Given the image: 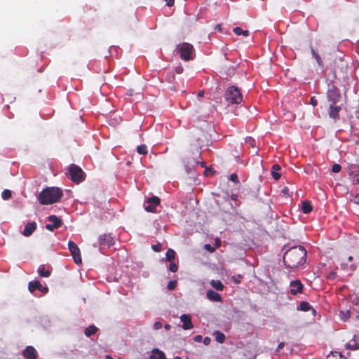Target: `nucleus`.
Segmentation results:
<instances>
[{
    "mask_svg": "<svg viewBox=\"0 0 359 359\" xmlns=\"http://www.w3.org/2000/svg\"><path fill=\"white\" fill-rule=\"evenodd\" d=\"M150 359H166V357L163 351L156 349L153 351Z\"/></svg>",
    "mask_w": 359,
    "mask_h": 359,
    "instance_id": "25",
    "label": "nucleus"
},
{
    "mask_svg": "<svg viewBox=\"0 0 359 359\" xmlns=\"http://www.w3.org/2000/svg\"><path fill=\"white\" fill-rule=\"evenodd\" d=\"M233 32L237 35H243L244 36H248L250 33L248 30H243L239 27L233 28Z\"/></svg>",
    "mask_w": 359,
    "mask_h": 359,
    "instance_id": "26",
    "label": "nucleus"
},
{
    "mask_svg": "<svg viewBox=\"0 0 359 359\" xmlns=\"http://www.w3.org/2000/svg\"><path fill=\"white\" fill-rule=\"evenodd\" d=\"M12 193L8 189H5L1 194V197L4 200H8L11 198Z\"/></svg>",
    "mask_w": 359,
    "mask_h": 359,
    "instance_id": "35",
    "label": "nucleus"
},
{
    "mask_svg": "<svg viewBox=\"0 0 359 359\" xmlns=\"http://www.w3.org/2000/svg\"><path fill=\"white\" fill-rule=\"evenodd\" d=\"M311 53L312 55L315 57L318 65L320 67H323V62L321 60L320 55L313 48H311Z\"/></svg>",
    "mask_w": 359,
    "mask_h": 359,
    "instance_id": "32",
    "label": "nucleus"
},
{
    "mask_svg": "<svg viewBox=\"0 0 359 359\" xmlns=\"http://www.w3.org/2000/svg\"><path fill=\"white\" fill-rule=\"evenodd\" d=\"M255 140H253V139H251V140H250V144H251V146H252V147L254 146V143H255Z\"/></svg>",
    "mask_w": 359,
    "mask_h": 359,
    "instance_id": "55",
    "label": "nucleus"
},
{
    "mask_svg": "<svg viewBox=\"0 0 359 359\" xmlns=\"http://www.w3.org/2000/svg\"><path fill=\"white\" fill-rule=\"evenodd\" d=\"M170 264H169V270L171 271V272H176L178 269V266L177 264H175V262H170Z\"/></svg>",
    "mask_w": 359,
    "mask_h": 359,
    "instance_id": "37",
    "label": "nucleus"
},
{
    "mask_svg": "<svg viewBox=\"0 0 359 359\" xmlns=\"http://www.w3.org/2000/svg\"><path fill=\"white\" fill-rule=\"evenodd\" d=\"M210 284L217 290L222 291L224 288V285L220 280H211Z\"/></svg>",
    "mask_w": 359,
    "mask_h": 359,
    "instance_id": "30",
    "label": "nucleus"
},
{
    "mask_svg": "<svg viewBox=\"0 0 359 359\" xmlns=\"http://www.w3.org/2000/svg\"><path fill=\"white\" fill-rule=\"evenodd\" d=\"M285 346V344L283 342H280L278 345V347H277V349L276 351H280V349H282Z\"/></svg>",
    "mask_w": 359,
    "mask_h": 359,
    "instance_id": "47",
    "label": "nucleus"
},
{
    "mask_svg": "<svg viewBox=\"0 0 359 359\" xmlns=\"http://www.w3.org/2000/svg\"><path fill=\"white\" fill-rule=\"evenodd\" d=\"M348 260L349 262L352 261V260H353V257H352L351 256H349V257H348Z\"/></svg>",
    "mask_w": 359,
    "mask_h": 359,
    "instance_id": "59",
    "label": "nucleus"
},
{
    "mask_svg": "<svg viewBox=\"0 0 359 359\" xmlns=\"http://www.w3.org/2000/svg\"><path fill=\"white\" fill-rule=\"evenodd\" d=\"M205 247L206 249H208V250H209L210 251H213L214 250V249L209 244H206Z\"/></svg>",
    "mask_w": 359,
    "mask_h": 359,
    "instance_id": "51",
    "label": "nucleus"
},
{
    "mask_svg": "<svg viewBox=\"0 0 359 359\" xmlns=\"http://www.w3.org/2000/svg\"><path fill=\"white\" fill-rule=\"evenodd\" d=\"M161 200L158 196L149 198L144 204V210L149 212H156V207L160 205Z\"/></svg>",
    "mask_w": 359,
    "mask_h": 359,
    "instance_id": "9",
    "label": "nucleus"
},
{
    "mask_svg": "<svg viewBox=\"0 0 359 359\" xmlns=\"http://www.w3.org/2000/svg\"><path fill=\"white\" fill-rule=\"evenodd\" d=\"M22 355L25 359H36L37 357L36 351L32 346H27L23 351Z\"/></svg>",
    "mask_w": 359,
    "mask_h": 359,
    "instance_id": "13",
    "label": "nucleus"
},
{
    "mask_svg": "<svg viewBox=\"0 0 359 359\" xmlns=\"http://www.w3.org/2000/svg\"><path fill=\"white\" fill-rule=\"evenodd\" d=\"M233 156L235 157L236 158H238V151H236V154H232Z\"/></svg>",
    "mask_w": 359,
    "mask_h": 359,
    "instance_id": "56",
    "label": "nucleus"
},
{
    "mask_svg": "<svg viewBox=\"0 0 359 359\" xmlns=\"http://www.w3.org/2000/svg\"><path fill=\"white\" fill-rule=\"evenodd\" d=\"M176 253L172 249H168L165 253L166 260L172 262L175 257Z\"/></svg>",
    "mask_w": 359,
    "mask_h": 359,
    "instance_id": "29",
    "label": "nucleus"
},
{
    "mask_svg": "<svg viewBox=\"0 0 359 359\" xmlns=\"http://www.w3.org/2000/svg\"><path fill=\"white\" fill-rule=\"evenodd\" d=\"M114 237L112 236L111 233H104L100 235L98 238V244L100 248H109L114 245Z\"/></svg>",
    "mask_w": 359,
    "mask_h": 359,
    "instance_id": "7",
    "label": "nucleus"
},
{
    "mask_svg": "<svg viewBox=\"0 0 359 359\" xmlns=\"http://www.w3.org/2000/svg\"><path fill=\"white\" fill-rule=\"evenodd\" d=\"M62 196V191L60 188L47 187L39 194L38 199L41 204L48 205L58 202Z\"/></svg>",
    "mask_w": 359,
    "mask_h": 359,
    "instance_id": "3",
    "label": "nucleus"
},
{
    "mask_svg": "<svg viewBox=\"0 0 359 359\" xmlns=\"http://www.w3.org/2000/svg\"><path fill=\"white\" fill-rule=\"evenodd\" d=\"M151 248L154 251L157 252H158L161 250V245L160 243L153 245L151 246Z\"/></svg>",
    "mask_w": 359,
    "mask_h": 359,
    "instance_id": "40",
    "label": "nucleus"
},
{
    "mask_svg": "<svg viewBox=\"0 0 359 359\" xmlns=\"http://www.w3.org/2000/svg\"><path fill=\"white\" fill-rule=\"evenodd\" d=\"M48 290V287H43V291H42L43 292H47Z\"/></svg>",
    "mask_w": 359,
    "mask_h": 359,
    "instance_id": "58",
    "label": "nucleus"
},
{
    "mask_svg": "<svg viewBox=\"0 0 359 359\" xmlns=\"http://www.w3.org/2000/svg\"><path fill=\"white\" fill-rule=\"evenodd\" d=\"M281 192L286 196H290V190H289V188L287 187H284L282 190H281Z\"/></svg>",
    "mask_w": 359,
    "mask_h": 359,
    "instance_id": "41",
    "label": "nucleus"
},
{
    "mask_svg": "<svg viewBox=\"0 0 359 359\" xmlns=\"http://www.w3.org/2000/svg\"><path fill=\"white\" fill-rule=\"evenodd\" d=\"M346 348L347 349L351 350L359 349V337H358L356 335H354L353 339L346 344Z\"/></svg>",
    "mask_w": 359,
    "mask_h": 359,
    "instance_id": "17",
    "label": "nucleus"
},
{
    "mask_svg": "<svg viewBox=\"0 0 359 359\" xmlns=\"http://www.w3.org/2000/svg\"><path fill=\"white\" fill-rule=\"evenodd\" d=\"M36 229V223L35 222L27 223L23 230L22 234L25 236H31Z\"/></svg>",
    "mask_w": 359,
    "mask_h": 359,
    "instance_id": "16",
    "label": "nucleus"
},
{
    "mask_svg": "<svg viewBox=\"0 0 359 359\" xmlns=\"http://www.w3.org/2000/svg\"><path fill=\"white\" fill-rule=\"evenodd\" d=\"M203 342L205 345L208 346L210 344L211 342V339L208 337H205L204 339H203Z\"/></svg>",
    "mask_w": 359,
    "mask_h": 359,
    "instance_id": "43",
    "label": "nucleus"
},
{
    "mask_svg": "<svg viewBox=\"0 0 359 359\" xmlns=\"http://www.w3.org/2000/svg\"><path fill=\"white\" fill-rule=\"evenodd\" d=\"M207 297L210 301L219 302L221 301V296L217 292L213 290H208L207 292Z\"/></svg>",
    "mask_w": 359,
    "mask_h": 359,
    "instance_id": "20",
    "label": "nucleus"
},
{
    "mask_svg": "<svg viewBox=\"0 0 359 359\" xmlns=\"http://www.w3.org/2000/svg\"><path fill=\"white\" fill-rule=\"evenodd\" d=\"M137 151L139 154L146 155L148 153L147 147L145 144L139 145Z\"/></svg>",
    "mask_w": 359,
    "mask_h": 359,
    "instance_id": "33",
    "label": "nucleus"
},
{
    "mask_svg": "<svg viewBox=\"0 0 359 359\" xmlns=\"http://www.w3.org/2000/svg\"><path fill=\"white\" fill-rule=\"evenodd\" d=\"M70 179L75 183L79 184L84 180L86 177L82 169L76 164H71L69 167Z\"/></svg>",
    "mask_w": 359,
    "mask_h": 359,
    "instance_id": "6",
    "label": "nucleus"
},
{
    "mask_svg": "<svg viewBox=\"0 0 359 359\" xmlns=\"http://www.w3.org/2000/svg\"><path fill=\"white\" fill-rule=\"evenodd\" d=\"M354 203L359 205V193L354 197Z\"/></svg>",
    "mask_w": 359,
    "mask_h": 359,
    "instance_id": "50",
    "label": "nucleus"
},
{
    "mask_svg": "<svg viewBox=\"0 0 359 359\" xmlns=\"http://www.w3.org/2000/svg\"><path fill=\"white\" fill-rule=\"evenodd\" d=\"M174 359H182V358L181 357H180V356H176V357L174 358Z\"/></svg>",
    "mask_w": 359,
    "mask_h": 359,
    "instance_id": "62",
    "label": "nucleus"
},
{
    "mask_svg": "<svg viewBox=\"0 0 359 359\" xmlns=\"http://www.w3.org/2000/svg\"><path fill=\"white\" fill-rule=\"evenodd\" d=\"M177 286V281L176 280H170L169 281L168 284V289L170 290H173L175 289Z\"/></svg>",
    "mask_w": 359,
    "mask_h": 359,
    "instance_id": "38",
    "label": "nucleus"
},
{
    "mask_svg": "<svg viewBox=\"0 0 359 359\" xmlns=\"http://www.w3.org/2000/svg\"><path fill=\"white\" fill-rule=\"evenodd\" d=\"M215 29L218 30L219 32H222V25L221 24L216 25Z\"/></svg>",
    "mask_w": 359,
    "mask_h": 359,
    "instance_id": "49",
    "label": "nucleus"
},
{
    "mask_svg": "<svg viewBox=\"0 0 359 359\" xmlns=\"http://www.w3.org/2000/svg\"><path fill=\"white\" fill-rule=\"evenodd\" d=\"M341 110L340 106L331 105L329 109V116L330 118L334 119L339 118V111Z\"/></svg>",
    "mask_w": 359,
    "mask_h": 359,
    "instance_id": "18",
    "label": "nucleus"
},
{
    "mask_svg": "<svg viewBox=\"0 0 359 359\" xmlns=\"http://www.w3.org/2000/svg\"><path fill=\"white\" fill-rule=\"evenodd\" d=\"M212 335L215 337V340L217 342L221 343V344L224 342V334L223 333H222L219 331H215L213 332Z\"/></svg>",
    "mask_w": 359,
    "mask_h": 359,
    "instance_id": "28",
    "label": "nucleus"
},
{
    "mask_svg": "<svg viewBox=\"0 0 359 359\" xmlns=\"http://www.w3.org/2000/svg\"><path fill=\"white\" fill-rule=\"evenodd\" d=\"M327 97L330 102L332 103V104H337L341 97V94L339 90L334 86V85H329V88L327 92Z\"/></svg>",
    "mask_w": 359,
    "mask_h": 359,
    "instance_id": "8",
    "label": "nucleus"
},
{
    "mask_svg": "<svg viewBox=\"0 0 359 359\" xmlns=\"http://www.w3.org/2000/svg\"><path fill=\"white\" fill-rule=\"evenodd\" d=\"M290 293L296 295L301 293L303 290L304 285L299 280H295L290 283Z\"/></svg>",
    "mask_w": 359,
    "mask_h": 359,
    "instance_id": "12",
    "label": "nucleus"
},
{
    "mask_svg": "<svg viewBox=\"0 0 359 359\" xmlns=\"http://www.w3.org/2000/svg\"><path fill=\"white\" fill-rule=\"evenodd\" d=\"M170 78L174 79H175V76L173 74H170Z\"/></svg>",
    "mask_w": 359,
    "mask_h": 359,
    "instance_id": "61",
    "label": "nucleus"
},
{
    "mask_svg": "<svg viewBox=\"0 0 359 359\" xmlns=\"http://www.w3.org/2000/svg\"><path fill=\"white\" fill-rule=\"evenodd\" d=\"M280 170V166L278 164H274L272 166L271 175L273 178L276 180H278L280 178V173L279 170Z\"/></svg>",
    "mask_w": 359,
    "mask_h": 359,
    "instance_id": "22",
    "label": "nucleus"
},
{
    "mask_svg": "<svg viewBox=\"0 0 359 359\" xmlns=\"http://www.w3.org/2000/svg\"><path fill=\"white\" fill-rule=\"evenodd\" d=\"M311 309V305L307 302H301L297 309L302 311H309Z\"/></svg>",
    "mask_w": 359,
    "mask_h": 359,
    "instance_id": "27",
    "label": "nucleus"
},
{
    "mask_svg": "<svg viewBox=\"0 0 359 359\" xmlns=\"http://www.w3.org/2000/svg\"><path fill=\"white\" fill-rule=\"evenodd\" d=\"M97 330L98 329L95 325H91L86 328L84 334L86 337H90V336L95 334Z\"/></svg>",
    "mask_w": 359,
    "mask_h": 359,
    "instance_id": "23",
    "label": "nucleus"
},
{
    "mask_svg": "<svg viewBox=\"0 0 359 359\" xmlns=\"http://www.w3.org/2000/svg\"><path fill=\"white\" fill-rule=\"evenodd\" d=\"M341 167L339 164L335 163L332 167V171L334 173H338L341 171Z\"/></svg>",
    "mask_w": 359,
    "mask_h": 359,
    "instance_id": "39",
    "label": "nucleus"
},
{
    "mask_svg": "<svg viewBox=\"0 0 359 359\" xmlns=\"http://www.w3.org/2000/svg\"><path fill=\"white\" fill-rule=\"evenodd\" d=\"M183 71V68L182 67H177L176 69H175V72L177 74H181Z\"/></svg>",
    "mask_w": 359,
    "mask_h": 359,
    "instance_id": "48",
    "label": "nucleus"
},
{
    "mask_svg": "<svg viewBox=\"0 0 359 359\" xmlns=\"http://www.w3.org/2000/svg\"><path fill=\"white\" fill-rule=\"evenodd\" d=\"M180 320L183 323L182 328L184 330H190L194 327L191 322V318L189 315L182 314L180 316Z\"/></svg>",
    "mask_w": 359,
    "mask_h": 359,
    "instance_id": "15",
    "label": "nucleus"
},
{
    "mask_svg": "<svg viewBox=\"0 0 359 359\" xmlns=\"http://www.w3.org/2000/svg\"><path fill=\"white\" fill-rule=\"evenodd\" d=\"M243 278L242 275L233 276L229 278V281L237 285L241 283V280Z\"/></svg>",
    "mask_w": 359,
    "mask_h": 359,
    "instance_id": "34",
    "label": "nucleus"
},
{
    "mask_svg": "<svg viewBox=\"0 0 359 359\" xmlns=\"http://www.w3.org/2000/svg\"><path fill=\"white\" fill-rule=\"evenodd\" d=\"M28 289L31 292H34L36 290L43 291V287L39 280L30 281L28 284Z\"/></svg>",
    "mask_w": 359,
    "mask_h": 359,
    "instance_id": "19",
    "label": "nucleus"
},
{
    "mask_svg": "<svg viewBox=\"0 0 359 359\" xmlns=\"http://www.w3.org/2000/svg\"><path fill=\"white\" fill-rule=\"evenodd\" d=\"M180 58L184 61H189L194 59V46L187 42L180 43L177 46Z\"/></svg>",
    "mask_w": 359,
    "mask_h": 359,
    "instance_id": "5",
    "label": "nucleus"
},
{
    "mask_svg": "<svg viewBox=\"0 0 359 359\" xmlns=\"http://www.w3.org/2000/svg\"><path fill=\"white\" fill-rule=\"evenodd\" d=\"M210 171H211V170H210V168H208H208H206V169L205 170V171H204V174H205V175H208V173H209V172H210Z\"/></svg>",
    "mask_w": 359,
    "mask_h": 359,
    "instance_id": "53",
    "label": "nucleus"
},
{
    "mask_svg": "<svg viewBox=\"0 0 359 359\" xmlns=\"http://www.w3.org/2000/svg\"><path fill=\"white\" fill-rule=\"evenodd\" d=\"M312 205L311 204V202L308 201H304L302 202V211L304 213V214H309L310 213L311 211H312Z\"/></svg>",
    "mask_w": 359,
    "mask_h": 359,
    "instance_id": "24",
    "label": "nucleus"
},
{
    "mask_svg": "<svg viewBox=\"0 0 359 359\" xmlns=\"http://www.w3.org/2000/svg\"><path fill=\"white\" fill-rule=\"evenodd\" d=\"M349 175L353 177L355 184H359V165L351 164L348 167Z\"/></svg>",
    "mask_w": 359,
    "mask_h": 359,
    "instance_id": "14",
    "label": "nucleus"
},
{
    "mask_svg": "<svg viewBox=\"0 0 359 359\" xmlns=\"http://www.w3.org/2000/svg\"><path fill=\"white\" fill-rule=\"evenodd\" d=\"M243 101L242 92L237 86H230L226 88V114L237 116L238 109Z\"/></svg>",
    "mask_w": 359,
    "mask_h": 359,
    "instance_id": "2",
    "label": "nucleus"
},
{
    "mask_svg": "<svg viewBox=\"0 0 359 359\" xmlns=\"http://www.w3.org/2000/svg\"><path fill=\"white\" fill-rule=\"evenodd\" d=\"M194 340L196 342L200 343L203 341V337L201 335H196L194 337Z\"/></svg>",
    "mask_w": 359,
    "mask_h": 359,
    "instance_id": "45",
    "label": "nucleus"
},
{
    "mask_svg": "<svg viewBox=\"0 0 359 359\" xmlns=\"http://www.w3.org/2000/svg\"><path fill=\"white\" fill-rule=\"evenodd\" d=\"M105 359H114L111 355H107Z\"/></svg>",
    "mask_w": 359,
    "mask_h": 359,
    "instance_id": "57",
    "label": "nucleus"
},
{
    "mask_svg": "<svg viewBox=\"0 0 359 359\" xmlns=\"http://www.w3.org/2000/svg\"><path fill=\"white\" fill-rule=\"evenodd\" d=\"M201 165L202 167H205V162H201Z\"/></svg>",
    "mask_w": 359,
    "mask_h": 359,
    "instance_id": "60",
    "label": "nucleus"
},
{
    "mask_svg": "<svg viewBox=\"0 0 359 359\" xmlns=\"http://www.w3.org/2000/svg\"><path fill=\"white\" fill-rule=\"evenodd\" d=\"M164 327H165V329L167 330L170 329V325L169 324L165 325Z\"/></svg>",
    "mask_w": 359,
    "mask_h": 359,
    "instance_id": "54",
    "label": "nucleus"
},
{
    "mask_svg": "<svg viewBox=\"0 0 359 359\" xmlns=\"http://www.w3.org/2000/svg\"><path fill=\"white\" fill-rule=\"evenodd\" d=\"M48 220L51 222V224H47L46 225V229L49 231H53L55 229H58L62 225L61 219L56 215H52L48 216Z\"/></svg>",
    "mask_w": 359,
    "mask_h": 359,
    "instance_id": "11",
    "label": "nucleus"
},
{
    "mask_svg": "<svg viewBox=\"0 0 359 359\" xmlns=\"http://www.w3.org/2000/svg\"><path fill=\"white\" fill-rule=\"evenodd\" d=\"M166 1V4L168 6H172L175 4V0H164Z\"/></svg>",
    "mask_w": 359,
    "mask_h": 359,
    "instance_id": "46",
    "label": "nucleus"
},
{
    "mask_svg": "<svg viewBox=\"0 0 359 359\" xmlns=\"http://www.w3.org/2000/svg\"><path fill=\"white\" fill-rule=\"evenodd\" d=\"M236 71V67L234 65H231L228 67L227 71H226V75L229 77H232Z\"/></svg>",
    "mask_w": 359,
    "mask_h": 359,
    "instance_id": "36",
    "label": "nucleus"
},
{
    "mask_svg": "<svg viewBox=\"0 0 359 359\" xmlns=\"http://www.w3.org/2000/svg\"><path fill=\"white\" fill-rule=\"evenodd\" d=\"M227 187V194H230L232 200L236 201L241 188V183L236 172L231 173L228 177Z\"/></svg>",
    "mask_w": 359,
    "mask_h": 359,
    "instance_id": "4",
    "label": "nucleus"
},
{
    "mask_svg": "<svg viewBox=\"0 0 359 359\" xmlns=\"http://www.w3.org/2000/svg\"><path fill=\"white\" fill-rule=\"evenodd\" d=\"M162 327V323L161 322H155L154 324V328L155 330H159Z\"/></svg>",
    "mask_w": 359,
    "mask_h": 359,
    "instance_id": "42",
    "label": "nucleus"
},
{
    "mask_svg": "<svg viewBox=\"0 0 359 359\" xmlns=\"http://www.w3.org/2000/svg\"><path fill=\"white\" fill-rule=\"evenodd\" d=\"M310 104L313 105V107L316 106L318 104V100L316 99L315 97H312L310 100Z\"/></svg>",
    "mask_w": 359,
    "mask_h": 359,
    "instance_id": "44",
    "label": "nucleus"
},
{
    "mask_svg": "<svg viewBox=\"0 0 359 359\" xmlns=\"http://www.w3.org/2000/svg\"><path fill=\"white\" fill-rule=\"evenodd\" d=\"M68 248L72 255L74 262L76 264H81L82 261L81 252L77 245L74 242L70 241L68 242Z\"/></svg>",
    "mask_w": 359,
    "mask_h": 359,
    "instance_id": "10",
    "label": "nucleus"
},
{
    "mask_svg": "<svg viewBox=\"0 0 359 359\" xmlns=\"http://www.w3.org/2000/svg\"><path fill=\"white\" fill-rule=\"evenodd\" d=\"M203 95H204V91L203 90H200L198 93V97H203Z\"/></svg>",
    "mask_w": 359,
    "mask_h": 359,
    "instance_id": "52",
    "label": "nucleus"
},
{
    "mask_svg": "<svg viewBox=\"0 0 359 359\" xmlns=\"http://www.w3.org/2000/svg\"><path fill=\"white\" fill-rule=\"evenodd\" d=\"M38 273L41 277H49L51 274V270L46 269L44 266L41 265L38 269Z\"/></svg>",
    "mask_w": 359,
    "mask_h": 359,
    "instance_id": "21",
    "label": "nucleus"
},
{
    "mask_svg": "<svg viewBox=\"0 0 359 359\" xmlns=\"http://www.w3.org/2000/svg\"><path fill=\"white\" fill-rule=\"evenodd\" d=\"M306 260V250L302 246H294L288 249L283 255V263L286 268L297 269L304 264Z\"/></svg>",
    "mask_w": 359,
    "mask_h": 359,
    "instance_id": "1",
    "label": "nucleus"
},
{
    "mask_svg": "<svg viewBox=\"0 0 359 359\" xmlns=\"http://www.w3.org/2000/svg\"><path fill=\"white\" fill-rule=\"evenodd\" d=\"M118 359H122V358H118Z\"/></svg>",
    "mask_w": 359,
    "mask_h": 359,
    "instance_id": "63",
    "label": "nucleus"
},
{
    "mask_svg": "<svg viewBox=\"0 0 359 359\" xmlns=\"http://www.w3.org/2000/svg\"><path fill=\"white\" fill-rule=\"evenodd\" d=\"M327 359H346L337 351L332 352L327 356Z\"/></svg>",
    "mask_w": 359,
    "mask_h": 359,
    "instance_id": "31",
    "label": "nucleus"
}]
</instances>
